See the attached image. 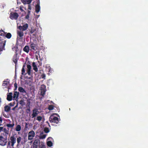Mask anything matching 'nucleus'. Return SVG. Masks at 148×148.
Returning a JSON list of instances; mask_svg holds the SVG:
<instances>
[{
	"label": "nucleus",
	"mask_w": 148,
	"mask_h": 148,
	"mask_svg": "<svg viewBox=\"0 0 148 148\" xmlns=\"http://www.w3.org/2000/svg\"><path fill=\"white\" fill-rule=\"evenodd\" d=\"M49 120L51 123H53L58 124L59 123V119L56 117L55 116L53 115H51L49 117Z\"/></svg>",
	"instance_id": "1"
},
{
	"label": "nucleus",
	"mask_w": 148,
	"mask_h": 148,
	"mask_svg": "<svg viewBox=\"0 0 148 148\" xmlns=\"http://www.w3.org/2000/svg\"><path fill=\"white\" fill-rule=\"evenodd\" d=\"M19 15L16 12H11L10 16V18L12 20H17Z\"/></svg>",
	"instance_id": "2"
},
{
	"label": "nucleus",
	"mask_w": 148,
	"mask_h": 148,
	"mask_svg": "<svg viewBox=\"0 0 148 148\" xmlns=\"http://www.w3.org/2000/svg\"><path fill=\"white\" fill-rule=\"evenodd\" d=\"M7 143V139L2 136H0V145L2 146L5 145Z\"/></svg>",
	"instance_id": "3"
},
{
	"label": "nucleus",
	"mask_w": 148,
	"mask_h": 148,
	"mask_svg": "<svg viewBox=\"0 0 148 148\" xmlns=\"http://www.w3.org/2000/svg\"><path fill=\"white\" fill-rule=\"evenodd\" d=\"M35 135V133L34 132L33 130H32L29 132L28 134V139L29 140H32L33 138L34 137Z\"/></svg>",
	"instance_id": "4"
},
{
	"label": "nucleus",
	"mask_w": 148,
	"mask_h": 148,
	"mask_svg": "<svg viewBox=\"0 0 148 148\" xmlns=\"http://www.w3.org/2000/svg\"><path fill=\"white\" fill-rule=\"evenodd\" d=\"M40 140L39 139H36L34 141L33 144V148H37L38 146L39 145Z\"/></svg>",
	"instance_id": "5"
},
{
	"label": "nucleus",
	"mask_w": 148,
	"mask_h": 148,
	"mask_svg": "<svg viewBox=\"0 0 148 148\" xmlns=\"http://www.w3.org/2000/svg\"><path fill=\"white\" fill-rule=\"evenodd\" d=\"M10 140L11 143V146L13 147L14 144L16 142V138L14 136H11L10 138Z\"/></svg>",
	"instance_id": "6"
},
{
	"label": "nucleus",
	"mask_w": 148,
	"mask_h": 148,
	"mask_svg": "<svg viewBox=\"0 0 148 148\" xmlns=\"http://www.w3.org/2000/svg\"><path fill=\"white\" fill-rule=\"evenodd\" d=\"M28 27V25L26 23L22 26L20 25L18 27V28L20 30L25 31L27 29Z\"/></svg>",
	"instance_id": "7"
},
{
	"label": "nucleus",
	"mask_w": 148,
	"mask_h": 148,
	"mask_svg": "<svg viewBox=\"0 0 148 148\" xmlns=\"http://www.w3.org/2000/svg\"><path fill=\"white\" fill-rule=\"evenodd\" d=\"M45 87L46 86L45 85H42L40 95L42 96V97H44L46 91Z\"/></svg>",
	"instance_id": "8"
},
{
	"label": "nucleus",
	"mask_w": 148,
	"mask_h": 148,
	"mask_svg": "<svg viewBox=\"0 0 148 148\" xmlns=\"http://www.w3.org/2000/svg\"><path fill=\"white\" fill-rule=\"evenodd\" d=\"M38 112V110L36 109H34L32 111V118L36 117L38 113H37Z\"/></svg>",
	"instance_id": "9"
},
{
	"label": "nucleus",
	"mask_w": 148,
	"mask_h": 148,
	"mask_svg": "<svg viewBox=\"0 0 148 148\" xmlns=\"http://www.w3.org/2000/svg\"><path fill=\"white\" fill-rule=\"evenodd\" d=\"M40 2L39 1H38L37 4L35 6V11L37 13H38L40 11Z\"/></svg>",
	"instance_id": "10"
},
{
	"label": "nucleus",
	"mask_w": 148,
	"mask_h": 148,
	"mask_svg": "<svg viewBox=\"0 0 148 148\" xmlns=\"http://www.w3.org/2000/svg\"><path fill=\"white\" fill-rule=\"evenodd\" d=\"M27 73L29 75H31V66L29 64H27Z\"/></svg>",
	"instance_id": "11"
},
{
	"label": "nucleus",
	"mask_w": 148,
	"mask_h": 148,
	"mask_svg": "<svg viewBox=\"0 0 148 148\" xmlns=\"http://www.w3.org/2000/svg\"><path fill=\"white\" fill-rule=\"evenodd\" d=\"M36 44L34 43L33 42H32L30 43V47L31 48L32 50H33L35 51L37 49L36 48Z\"/></svg>",
	"instance_id": "12"
},
{
	"label": "nucleus",
	"mask_w": 148,
	"mask_h": 148,
	"mask_svg": "<svg viewBox=\"0 0 148 148\" xmlns=\"http://www.w3.org/2000/svg\"><path fill=\"white\" fill-rule=\"evenodd\" d=\"M18 59H17V55H14L13 57V61L16 65L17 64V62Z\"/></svg>",
	"instance_id": "13"
},
{
	"label": "nucleus",
	"mask_w": 148,
	"mask_h": 148,
	"mask_svg": "<svg viewBox=\"0 0 148 148\" xmlns=\"http://www.w3.org/2000/svg\"><path fill=\"white\" fill-rule=\"evenodd\" d=\"M12 93L11 92L9 93V94L7 95V99L9 101H11L12 99Z\"/></svg>",
	"instance_id": "14"
},
{
	"label": "nucleus",
	"mask_w": 148,
	"mask_h": 148,
	"mask_svg": "<svg viewBox=\"0 0 148 148\" xmlns=\"http://www.w3.org/2000/svg\"><path fill=\"white\" fill-rule=\"evenodd\" d=\"M10 108H11L10 106L6 105L4 107V110L6 112H8L10 110Z\"/></svg>",
	"instance_id": "15"
},
{
	"label": "nucleus",
	"mask_w": 148,
	"mask_h": 148,
	"mask_svg": "<svg viewBox=\"0 0 148 148\" xmlns=\"http://www.w3.org/2000/svg\"><path fill=\"white\" fill-rule=\"evenodd\" d=\"M32 66L34 70L36 72H37L38 71V69L35 62H33Z\"/></svg>",
	"instance_id": "16"
},
{
	"label": "nucleus",
	"mask_w": 148,
	"mask_h": 148,
	"mask_svg": "<svg viewBox=\"0 0 148 148\" xmlns=\"http://www.w3.org/2000/svg\"><path fill=\"white\" fill-rule=\"evenodd\" d=\"M23 50L27 53H28L29 51V48L28 46H25L23 49Z\"/></svg>",
	"instance_id": "17"
},
{
	"label": "nucleus",
	"mask_w": 148,
	"mask_h": 148,
	"mask_svg": "<svg viewBox=\"0 0 148 148\" xmlns=\"http://www.w3.org/2000/svg\"><path fill=\"white\" fill-rule=\"evenodd\" d=\"M18 91L21 92L23 93H26V91L25 89L22 87H19L18 88Z\"/></svg>",
	"instance_id": "18"
},
{
	"label": "nucleus",
	"mask_w": 148,
	"mask_h": 148,
	"mask_svg": "<svg viewBox=\"0 0 148 148\" xmlns=\"http://www.w3.org/2000/svg\"><path fill=\"white\" fill-rule=\"evenodd\" d=\"M21 127L20 125H16L15 130L17 132H19L21 130Z\"/></svg>",
	"instance_id": "19"
},
{
	"label": "nucleus",
	"mask_w": 148,
	"mask_h": 148,
	"mask_svg": "<svg viewBox=\"0 0 148 148\" xmlns=\"http://www.w3.org/2000/svg\"><path fill=\"white\" fill-rule=\"evenodd\" d=\"M25 65L24 64V65H23L22 69V70H21V71H22L21 74L22 75H24V73L25 72Z\"/></svg>",
	"instance_id": "20"
},
{
	"label": "nucleus",
	"mask_w": 148,
	"mask_h": 148,
	"mask_svg": "<svg viewBox=\"0 0 148 148\" xmlns=\"http://www.w3.org/2000/svg\"><path fill=\"white\" fill-rule=\"evenodd\" d=\"M9 82L6 81H3V83L2 84V86H8L9 85Z\"/></svg>",
	"instance_id": "21"
},
{
	"label": "nucleus",
	"mask_w": 148,
	"mask_h": 148,
	"mask_svg": "<svg viewBox=\"0 0 148 148\" xmlns=\"http://www.w3.org/2000/svg\"><path fill=\"white\" fill-rule=\"evenodd\" d=\"M54 106L52 105H49L48 109L49 110H51L53 109Z\"/></svg>",
	"instance_id": "22"
},
{
	"label": "nucleus",
	"mask_w": 148,
	"mask_h": 148,
	"mask_svg": "<svg viewBox=\"0 0 148 148\" xmlns=\"http://www.w3.org/2000/svg\"><path fill=\"white\" fill-rule=\"evenodd\" d=\"M47 144L49 147H51L53 145V143L51 141H49L47 142Z\"/></svg>",
	"instance_id": "23"
},
{
	"label": "nucleus",
	"mask_w": 148,
	"mask_h": 148,
	"mask_svg": "<svg viewBox=\"0 0 148 148\" xmlns=\"http://www.w3.org/2000/svg\"><path fill=\"white\" fill-rule=\"evenodd\" d=\"M18 34L20 38H21L23 36V33L22 32H19Z\"/></svg>",
	"instance_id": "24"
},
{
	"label": "nucleus",
	"mask_w": 148,
	"mask_h": 148,
	"mask_svg": "<svg viewBox=\"0 0 148 148\" xmlns=\"http://www.w3.org/2000/svg\"><path fill=\"white\" fill-rule=\"evenodd\" d=\"M22 139V138L19 136L17 138V142L18 143V145L20 143Z\"/></svg>",
	"instance_id": "25"
},
{
	"label": "nucleus",
	"mask_w": 148,
	"mask_h": 148,
	"mask_svg": "<svg viewBox=\"0 0 148 148\" xmlns=\"http://www.w3.org/2000/svg\"><path fill=\"white\" fill-rule=\"evenodd\" d=\"M12 36V35L11 33H8L6 36L5 37L8 39L10 38Z\"/></svg>",
	"instance_id": "26"
},
{
	"label": "nucleus",
	"mask_w": 148,
	"mask_h": 148,
	"mask_svg": "<svg viewBox=\"0 0 148 148\" xmlns=\"http://www.w3.org/2000/svg\"><path fill=\"white\" fill-rule=\"evenodd\" d=\"M35 31H36L35 29L32 28L29 31V34H32L33 33H34Z\"/></svg>",
	"instance_id": "27"
},
{
	"label": "nucleus",
	"mask_w": 148,
	"mask_h": 148,
	"mask_svg": "<svg viewBox=\"0 0 148 148\" xmlns=\"http://www.w3.org/2000/svg\"><path fill=\"white\" fill-rule=\"evenodd\" d=\"M44 131L46 133H47L49 132V128L47 127H45L44 128Z\"/></svg>",
	"instance_id": "28"
},
{
	"label": "nucleus",
	"mask_w": 148,
	"mask_h": 148,
	"mask_svg": "<svg viewBox=\"0 0 148 148\" xmlns=\"http://www.w3.org/2000/svg\"><path fill=\"white\" fill-rule=\"evenodd\" d=\"M14 125V123H13L12 124H7V126L8 127H12Z\"/></svg>",
	"instance_id": "29"
},
{
	"label": "nucleus",
	"mask_w": 148,
	"mask_h": 148,
	"mask_svg": "<svg viewBox=\"0 0 148 148\" xmlns=\"http://www.w3.org/2000/svg\"><path fill=\"white\" fill-rule=\"evenodd\" d=\"M47 136V134H43L40 136V138L43 139L45 138Z\"/></svg>",
	"instance_id": "30"
},
{
	"label": "nucleus",
	"mask_w": 148,
	"mask_h": 148,
	"mask_svg": "<svg viewBox=\"0 0 148 148\" xmlns=\"http://www.w3.org/2000/svg\"><path fill=\"white\" fill-rule=\"evenodd\" d=\"M42 119V117L41 116H38L37 117L36 120L39 121H41Z\"/></svg>",
	"instance_id": "31"
},
{
	"label": "nucleus",
	"mask_w": 148,
	"mask_h": 148,
	"mask_svg": "<svg viewBox=\"0 0 148 148\" xmlns=\"http://www.w3.org/2000/svg\"><path fill=\"white\" fill-rule=\"evenodd\" d=\"M2 115H0V126L2 125L1 123L3 122V119L2 118Z\"/></svg>",
	"instance_id": "32"
},
{
	"label": "nucleus",
	"mask_w": 148,
	"mask_h": 148,
	"mask_svg": "<svg viewBox=\"0 0 148 148\" xmlns=\"http://www.w3.org/2000/svg\"><path fill=\"white\" fill-rule=\"evenodd\" d=\"M4 32L2 30H0V35L1 36H4Z\"/></svg>",
	"instance_id": "33"
},
{
	"label": "nucleus",
	"mask_w": 148,
	"mask_h": 148,
	"mask_svg": "<svg viewBox=\"0 0 148 148\" xmlns=\"http://www.w3.org/2000/svg\"><path fill=\"white\" fill-rule=\"evenodd\" d=\"M30 11H28V14L26 16L25 18L27 19H28L29 17V14L30 13Z\"/></svg>",
	"instance_id": "34"
},
{
	"label": "nucleus",
	"mask_w": 148,
	"mask_h": 148,
	"mask_svg": "<svg viewBox=\"0 0 148 148\" xmlns=\"http://www.w3.org/2000/svg\"><path fill=\"white\" fill-rule=\"evenodd\" d=\"M45 77L46 75L44 73L42 74V75H41V77L44 79H45Z\"/></svg>",
	"instance_id": "35"
},
{
	"label": "nucleus",
	"mask_w": 148,
	"mask_h": 148,
	"mask_svg": "<svg viewBox=\"0 0 148 148\" xmlns=\"http://www.w3.org/2000/svg\"><path fill=\"white\" fill-rule=\"evenodd\" d=\"M32 0H26V3L27 4H29L32 1Z\"/></svg>",
	"instance_id": "36"
},
{
	"label": "nucleus",
	"mask_w": 148,
	"mask_h": 148,
	"mask_svg": "<svg viewBox=\"0 0 148 148\" xmlns=\"http://www.w3.org/2000/svg\"><path fill=\"white\" fill-rule=\"evenodd\" d=\"M30 108L29 107V108H28L27 109H26V112L27 113H28L30 112Z\"/></svg>",
	"instance_id": "37"
},
{
	"label": "nucleus",
	"mask_w": 148,
	"mask_h": 148,
	"mask_svg": "<svg viewBox=\"0 0 148 148\" xmlns=\"http://www.w3.org/2000/svg\"><path fill=\"white\" fill-rule=\"evenodd\" d=\"M20 104L23 105L24 104V103H25L22 100H21L20 101Z\"/></svg>",
	"instance_id": "38"
},
{
	"label": "nucleus",
	"mask_w": 148,
	"mask_h": 148,
	"mask_svg": "<svg viewBox=\"0 0 148 148\" xmlns=\"http://www.w3.org/2000/svg\"><path fill=\"white\" fill-rule=\"evenodd\" d=\"M25 129H27L28 128V124L26 122H25Z\"/></svg>",
	"instance_id": "39"
},
{
	"label": "nucleus",
	"mask_w": 148,
	"mask_h": 148,
	"mask_svg": "<svg viewBox=\"0 0 148 148\" xmlns=\"http://www.w3.org/2000/svg\"><path fill=\"white\" fill-rule=\"evenodd\" d=\"M21 1L24 4H26V0H21Z\"/></svg>",
	"instance_id": "40"
},
{
	"label": "nucleus",
	"mask_w": 148,
	"mask_h": 148,
	"mask_svg": "<svg viewBox=\"0 0 148 148\" xmlns=\"http://www.w3.org/2000/svg\"><path fill=\"white\" fill-rule=\"evenodd\" d=\"M40 148H45V147L44 145H42L40 146Z\"/></svg>",
	"instance_id": "41"
},
{
	"label": "nucleus",
	"mask_w": 148,
	"mask_h": 148,
	"mask_svg": "<svg viewBox=\"0 0 148 148\" xmlns=\"http://www.w3.org/2000/svg\"><path fill=\"white\" fill-rule=\"evenodd\" d=\"M28 4L29 5H28V9L29 10H31L32 9V8L30 5L29 4Z\"/></svg>",
	"instance_id": "42"
},
{
	"label": "nucleus",
	"mask_w": 148,
	"mask_h": 148,
	"mask_svg": "<svg viewBox=\"0 0 148 148\" xmlns=\"http://www.w3.org/2000/svg\"><path fill=\"white\" fill-rule=\"evenodd\" d=\"M3 127H0V132L3 131Z\"/></svg>",
	"instance_id": "43"
},
{
	"label": "nucleus",
	"mask_w": 148,
	"mask_h": 148,
	"mask_svg": "<svg viewBox=\"0 0 148 148\" xmlns=\"http://www.w3.org/2000/svg\"><path fill=\"white\" fill-rule=\"evenodd\" d=\"M36 33L33 34L32 35L33 38H36Z\"/></svg>",
	"instance_id": "44"
},
{
	"label": "nucleus",
	"mask_w": 148,
	"mask_h": 148,
	"mask_svg": "<svg viewBox=\"0 0 148 148\" xmlns=\"http://www.w3.org/2000/svg\"><path fill=\"white\" fill-rule=\"evenodd\" d=\"M20 9L22 11H24L22 9V6H20L19 7Z\"/></svg>",
	"instance_id": "45"
},
{
	"label": "nucleus",
	"mask_w": 148,
	"mask_h": 148,
	"mask_svg": "<svg viewBox=\"0 0 148 148\" xmlns=\"http://www.w3.org/2000/svg\"><path fill=\"white\" fill-rule=\"evenodd\" d=\"M18 48H17V49L15 50V55H17L18 53H17L18 50H17Z\"/></svg>",
	"instance_id": "46"
},
{
	"label": "nucleus",
	"mask_w": 148,
	"mask_h": 148,
	"mask_svg": "<svg viewBox=\"0 0 148 148\" xmlns=\"http://www.w3.org/2000/svg\"><path fill=\"white\" fill-rule=\"evenodd\" d=\"M14 86L16 89L17 88V84L16 83H15L14 84Z\"/></svg>",
	"instance_id": "47"
},
{
	"label": "nucleus",
	"mask_w": 148,
	"mask_h": 148,
	"mask_svg": "<svg viewBox=\"0 0 148 148\" xmlns=\"http://www.w3.org/2000/svg\"><path fill=\"white\" fill-rule=\"evenodd\" d=\"M52 139H53L51 137H49L47 139L48 140H51Z\"/></svg>",
	"instance_id": "48"
},
{
	"label": "nucleus",
	"mask_w": 148,
	"mask_h": 148,
	"mask_svg": "<svg viewBox=\"0 0 148 148\" xmlns=\"http://www.w3.org/2000/svg\"><path fill=\"white\" fill-rule=\"evenodd\" d=\"M3 130L4 132H5L6 131V129L5 128H3Z\"/></svg>",
	"instance_id": "49"
},
{
	"label": "nucleus",
	"mask_w": 148,
	"mask_h": 148,
	"mask_svg": "<svg viewBox=\"0 0 148 148\" xmlns=\"http://www.w3.org/2000/svg\"><path fill=\"white\" fill-rule=\"evenodd\" d=\"M3 50V48H2L1 47L0 48V51H2Z\"/></svg>",
	"instance_id": "50"
},
{
	"label": "nucleus",
	"mask_w": 148,
	"mask_h": 148,
	"mask_svg": "<svg viewBox=\"0 0 148 148\" xmlns=\"http://www.w3.org/2000/svg\"><path fill=\"white\" fill-rule=\"evenodd\" d=\"M11 143V141H10L9 142H8V145L9 146L10 145V143Z\"/></svg>",
	"instance_id": "51"
},
{
	"label": "nucleus",
	"mask_w": 148,
	"mask_h": 148,
	"mask_svg": "<svg viewBox=\"0 0 148 148\" xmlns=\"http://www.w3.org/2000/svg\"><path fill=\"white\" fill-rule=\"evenodd\" d=\"M46 123H47L48 124L49 126H50V125H49V122H48V121H47V122H46Z\"/></svg>",
	"instance_id": "52"
},
{
	"label": "nucleus",
	"mask_w": 148,
	"mask_h": 148,
	"mask_svg": "<svg viewBox=\"0 0 148 148\" xmlns=\"http://www.w3.org/2000/svg\"><path fill=\"white\" fill-rule=\"evenodd\" d=\"M15 108H16V107H14L13 108H12V110H14L15 109Z\"/></svg>",
	"instance_id": "53"
},
{
	"label": "nucleus",
	"mask_w": 148,
	"mask_h": 148,
	"mask_svg": "<svg viewBox=\"0 0 148 148\" xmlns=\"http://www.w3.org/2000/svg\"><path fill=\"white\" fill-rule=\"evenodd\" d=\"M28 101V103H27V104H28L29 106V105L30 104V102L29 101Z\"/></svg>",
	"instance_id": "54"
},
{
	"label": "nucleus",
	"mask_w": 148,
	"mask_h": 148,
	"mask_svg": "<svg viewBox=\"0 0 148 148\" xmlns=\"http://www.w3.org/2000/svg\"><path fill=\"white\" fill-rule=\"evenodd\" d=\"M9 104H10V106H12V103H10Z\"/></svg>",
	"instance_id": "55"
},
{
	"label": "nucleus",
	"mask_w": 148,
	"mask_h": 148,
	"mask_svg": "<svg viewBox=\"0 0 148 148\" xmlns=\"http://www.w3.org/2000/svg\"><path fill=\"white\" fill-rule=\"evenodd\" d=\"M17 105L15 107H16H16H17Z\"/></svg>",
	"instance_id": "56"
},
{
	"label": "nucleus",
	"mask_w": 148,
	"mask_h": 148,
	"mask_svg": "<svg viewBox=\"0 0 148 148\" xmlns=\"http://www.w3.org/2000/svg\"><path fill=\"white\" fill-rule=\"evenodd\" d=\"M15 93H14V96H15Z\"/></svg>",
	"instance_id": "57"
},
{
	"label": "nucleus",
	"mask_w": 148,
	"mask_h": 148,
	"mask_svg": "<svg viewBox=\"0 0 148 148\" xmlns=\"http://www.w3.org/2000/svg\"><path fill=\"white\" fill-rule=\"evenodd\" d=\"M3 116H4V117H6V116H5V115H4V114H3Z\"/></svg>",
	"instance_id": "58"
},
{
	"label": "nucleus",
	"mask_w": 148,
	"mask_h": 148,
	"mask_svg": "<svg viewBox=\"0 0 148 148\" xmlns=\"http://www.w3.org/2000/svg\"><path fill=\"white\" fill-rule=\"evenodd\" d=\"M17 0V2H18V0Z\"/></svg>",
	"instance_id": "59"
}]
</instances>
